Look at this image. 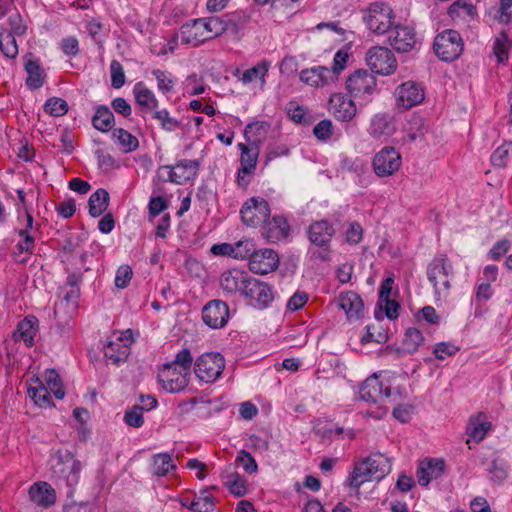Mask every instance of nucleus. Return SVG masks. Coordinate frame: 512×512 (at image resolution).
I'll return each instance as SVG.
<instances>
[{
    "mask_svg": "<svg viewBox=\"0 0 512 512\" xmlns=\"http://www.w3.org/2000/svg\"><path fill=\"white\" fill-rule=\"evenodd\" d=\"M391 471V463L388 457L381 453H375L364 461L357 463L349 477V485L359 488L363 483L379 481Z\"/></svg>",
    "mask_w": 512,
    "mask_h": 512,
    "instance_id": "1",
    "label": "nucleus"
},
{
    "mask_svg": "<svg viewBox=\"0 0 512 512\" xmlns=\"http://www.w3.org/2000/svg\"><path fill=\"white\" fill-rule=\"evenodd\" d=\"M453 276V265L446 254L437 255L428 264L427 278L438 296L446 297L449 294Z\"/></svg>",
    "mask_w": 512,
    "mask_h": 512,
    "instance_id": "2",
    "label": "nucleus"
},
{
    "mask_svg": "<svg viewBox=\"0 0 512 512\" xmlns=\"http://www.w3.org/2000/svg\"><path fill=\"white\" fill-rule=\"evenodd\" d=\"M225 368V359L218 352L204 353L194 364V372L198 379L205 383L215 382Z\"/></svg>",
    "mask_w": 512,
    "mask_h": 512,
    "instance_id": "3",
    "label": "nucleus"
},
{
    "mask_svg": "<svg viewBox=\"0 0 512 512\" xmlns=\"http://www.w3.org/2000/svg\"><path fill=\"white\" fill-rule=\"evenodd\" d=\"M464 43L461 35L455 30H445L434 40L433 48L436 55L443 61L457 59L463 51Z\"/></svg>",
    "mask_w": 512,
    "mask_h": 512,
    "instance_id": "4",
    "label": "nucleus"
},
{
    "mask_svg": "<svg viewBox=\"0 0 512 512\" xmlns=\"http://www.w3.org/2000/svg\"><path fill=\"white\" fill-rule=\"evenodd\" d=\"M394 14L392 9L384 3H373L367 9L364 22L374 34L383 35L389 32L393 25Z\"/></svg>",
    "mask_w": 512,
    "mask_h": 512,
    "instance_id": "5",
    "label": "nucleus"
},
{
    "mask_svg": "<svg viewBox=\"0 0 512 512\" xmlns=\"http://www.w3.org/2000/svg\"><path fill=\"white\" fill-rule=\"evenodd\" d=\"M366 63L373 72L380 75H391L397 69L394 53L382 46H374L367 51Z\"/></svg>",
    "mask_w": 512,
    "mask_h": 512,
    "instance_id": "6",
    "label": "nucleus"
},
{
    "mask_svg": "<svg viewBox=\"0 0 512 512\" xmlns=\"http://www.w3.org/2000/svg\"><path fill=\"white\" fill-rule=\"evenodd\" d=\"M199 170V163L196 160H180L175 165H165L160 167V177L165 181L175 184H185L193 179Z\"/></svg>",
    "mask_w": 512,
    "mask_h": 512,
    "instance_id": "7",
    "label": "nucleus"
},
{
    "mask_svg": "<svg viewBox=\"0 0 512 512\" xmlns=\"http://www.w3.org/2000/svg\"><path fill=\"white\" fill-rule=\"evenodd\" d=\"M402 165L401 154L392 146H386L374 155L372 167L378 177L394 175Z\"/></svg>",
    "mask_w": 512,
    "mask_h": 512,
    "instance_id": "8",
    "label": "nucleus"
},
{
    "mask_svg": "<svg viewBox=\"0 0 512 512\" xmlns=\"http://www.w3.org/2000/svg\"><path fill=\"white\" fill-rule=\"evenodd\" d=\"M376 87V78L365 69L354 71L346 80V89L354 98L366 99L375 92Z\"/></svg>",
    "mask_w": 512,
    "mask_h": 512,
    "instance_id": "9",
    "label": "nucleus"
},
{
    "mask_svg": "<svg viewBox=\"0 0 512 512\" xmlns=\"http://www.w3.org/2000/svg\"><path fill=\"white\" fill-rule=\"evenodd\" d=\"M240 214L246 226L256 227L270 216V206L265 199L252 197L243 204Z\"/></svg>",
    "mask_w": 512,
    "mask_h": 512,
    "instance_id": "10",
    "label": "nucleus"
},
{
    "mask_svg": "<svg viewBox=\"0 0 512 512\" xmlns=\"http://www.w3.org/2000/svg\"><path fill=\"white\" fill-rule=\"evenodd\" d=\"M189 373L181 371L168 363L163 364L158 371V381L161 387L169 393H177L184 390L190 379Z\"/></svg>",
    "mask_w": 512,
    "mask_h": 512,
    "instance_id": "11",
    "label": "nucleus"
},
{
    "mask_svg": "<svg viewBox=\"0 0 512 512\" xmlns=\"http://www.w3.org/2000/svg\"><path fill=\"white\" fill-rule=\"evenodd\" d=\"M243 296L249 300L250 305L259 309L268 307L274 298L271 287L253 277H250L244 286Z\"/></svg>",
    "mask_w": 512,
    "mask_h": 512,
    "instance_id": "12",
    "label": "nucleus"
},
{
    "mask_svg": "<svg viewBox=\"0 0 512 512\" xmlns=\"http://www.w3.org/2000/svg\"><path fill=\"white\" fill-rule=\"evenodd\" d=\"M396 104L405 110L419 105L425 98L423 88L414 81H407L395 90Z\"/></svg>",
    "mask_w": 512,
    "mask_h": 512,
    "instance_id": "13",
    "label": "nucleus"
},
{
    "mask_svg": "<svg viewBox=\"0 0 512 512\" xmlns=\"http://www.w3.org/2000/svg\"><path fill=\"white\" fill-rule=\"evenodd\" d=\"M390 385L380 380L378 374L367 378L360 386V398L366 402L377 403L390 396Z\"/></svg>",
    "mask_w": 512,
    "mask_h": 512,
    "instance_id": "14",
    "label": "nucleus"
},
{
    "mask_svg": "<svg viewBox=\"0 0 512 512\" xmlns=\"http://www.w3.org/2000/svg\"><path fill=\"white\" fill-rule=\"evenodd\" d=\"M204 323L213 329L224 327L229 319V307L222 300L209 301L202 310Z\"/></svg>",
    "mask_w": 512,
    "mask_h": 512,
    "instance_id": "15",
    "label": "nucleus"
},
{
    "mask_svg": "<svg viewBox=\"0 0 512 512\" xmlns=\"http://www.w3.org/2000/svg\"><path fill=\"white\" fill-rule=\"evenodd\" d=\"M278 265V254L269 248L253 252L249 259V269L256 274H268L276 270Z\"/></svg>",
    "mask_w": 512,
    "mask_h": 512,
    "instance_id": "16",
    "label": "nucleus"
},
{
    "mask_svg": "<svg viewBox=\"0 0 512 512\" xmlns=\"http://www.w3.org/2000/svg\"><path fill=\"white\" fill-rule=\"evenodd\" d=\"M390 45L398 52H409L416 45V34L412 27L396 25L389 31Z\"/></svg>",
    "mask_w": 512,
    "mask_h": 512,
    "instance_id": "17",
    "label": "nucleus"
},
{
    "mask_svg": "<svg viewBox=\"0 0 512 512\" xmlns=\"http://www.w3.org/2000/svg\"><path fill=\"white\" fill-rule=\"evenodd\" d=\"M329 111L337 120L349 122L355 118L357 107L352 99L337 93L329 99Z\"/></svg>",
    "mask_w": 512,
    "mask_h": 512,
    "instance_id": "18",
    "label": "nucleus"
},
{
    "mask_svg": "<svg viewBox=\"0 0 512 512\" xmlns=\"http://www.w3.org/2000/svg\"><path fill=\"white\" fill-rule=\"evenodd\" d=\"M135 103L139 107L142 117L152 114L159 107V101L154 92L150 90L143 82H138L133 88Z\"/></svg>",
    "mask_w": 512,
    "mask_h": 512,
    "instance_id": "19",
    "label": "nucleus"
},
{
    "mask_svg": "<svg viewBox=\"0 0 512 512\" xmlns=\"http://www.w3.org/2000/svg\"><path fill=\"white\" fill-rule=\"evenodd\" d=\"M332 75L333 73L329 72L328 67L314 66L303 69L300 72V80L311 87L322 88L335 83Z\"/></svg>",
    "mask_w": 512,
    "mask_h": 512,
    "instance_id": "20",
    "label": "nucleus"
},
{
    "mask_svg": "<svg viewBox=\"0 0 512 512\" xmlns=\"http://www.w3.org/2000/svg\"><path fill=\"white\" fill-rule=\"evenodd\" d=\"M290 226L286 218L282 216L269 217L263 223L262 236L270 242H278L289 235Z\"/></svg>",
    "mask_w": 512,
    "mask_h": 512,
    "instance_id": "21",
    "label": "nucleus"
},
{
    "mask_svg": "<svg viewBox=\"0 0 512 512\" xmlns=\"http://www.w3.org/2000/svg\"><path fill=\"white\" fill-rule=\"evenodd\" d=\"M180 37L182 43L192 45L194 47L209 40L201 18L194 19L193 21L184 24L180 29Z\"/></svg>",
    "mask_w": 512,
    "mask_h": 512,
    "instance_id": "22",
    "label": "nucleus"
},
{
    "mask_svg": "<svg viewBox=\"0 0 512 512\" xmlns=\"http://www.w3.org/2000/svg\"><path fill=\"white\" fill-rule=\"evenodd\" d=\"M338 306L345 312L349 321L360 319L364 314L361 297L352 291L341 293L337 299Z\"/></svg>",
    "mask_w": 512,
    "mask_h": 512,
    "instance_id": "23",
    "label": "nucleus"
},
{
    "mask_svg": "<svg viewBox=\"0 0 512 512\" xmlns=\"http://www.w3.org/2000/svg\"><path fill=\"white\" fill-rule=\"evenodd\" d=\"M81 468V463L78 460H59L53 466V474L55 477L64 480L68 486L72 487L79 481Z\"/></svg>",
    "mask_w": 512,
    "mask_h": 512,
    "instance_id": "24",
    "label": "nucleus"
},
{
    "mask_svg": "<svg viewBox=\"0 0 512 512\" xmlns=\"http://www.w3.org/2000/svg\"><path fill=\"white\" fill-rule=\"evenodd\" d=\"M249 278L250 276L246 272L233 269L222 274L220 284L222 289L229 294L239 292L243 295L244 286L247 285Z\"/></svg>",
    "mask_w": 512,
    "mask_h": 512,
    "instance_id": "25",
    "label": "nucleus"
},
{
    "mask_svg": "<svg viewBox=\"0 0 512 512\" xmlns=\"http://www.w3.org/2000/svg\"><path fill=\"white\" fill-rule=\"evenodd\" d=\"M395 132L393 117L387 113L375 114L368 128V133L375 139L391 136Z\"/></svg>",
    "mask_w": 512,
    "mask_h": 512,
    "instance_id": "26",
    "label": "nucleus"
},
{
    "mask_svg": "<svg viewBox=\"0 0 512 512\" xmlns=\"http://www.w3.org/2000/svg\"><path fill=\"white\" fill-rule=\"evenodd\" d=\"M445 468L441 459H429L422 461L417 469L418 482L421 486H427L431 480L439 478Z\"/></svg>",
    "mask_w": 512,
    "mask_h": 512,
    "instance_id": "27",
    "label": "nucleus"
},
{
    "mask_svg": "<svg viewBox=\"0 0 512 512\" xmlns=\"http://www.w3.org/2000/svg\"><path fill=\"white\" fill-rule=\"evenodd\" d=\"M29 497L32 502L41 507H49L56 501L55 490L46 482L34 483L29 488Z\"/></svg>",
    "mask_w": 512,
    "mask_h": 512,
    "instance_id": "28",
    "label": "nucleus"
},
{
    "mask_svg": "<svg viewBox=\"0 0 512 512\" xmlns=\"http://www.w3.org/2000/svg\"><path fill=\"white\" fill-rule=\"evenodd\" d=\"M492 423L486 420L483 412L471 416L466 427L467 435L475 442H481L488 431L491 429Z\"/></svg>",
    "mask_w": 512,
    "mask_h": 512,
    "instance_id": "29",
    "label": "nucleus"
},
{
    "mask_svg": "<svg viewBox=\"0 0 512 512\" xmlns=\"http://www.w3.org/2000/svg\"><path fill=\"white\" fill-rule=\"evenodd\" d=\"M334 233L333 226L327 220L314 222L308 231L310 241L317 246L329 243Z\"/></svg>",
    "mask_w": 512,
    "mask_h": 512,
    "instance_id": "30",
    "label": "nucleus"
},
{
    "mask_svg": "<svg viewBox=\"0 0 512 512\" xmlns=\"http://www.w3.org/2000/svg\"><path fill=\"white\" fill-rule=\"evenodd\" d=\"M38 320L35 317H26L21 320L14 332L15 341H23L27 347L34 344V337L37 333Z\"/></svg>",
    "mask_w": 512,
    "mask_h": 512,
    "instance_id": "31",
    "label": "nucleus"
},
{
    "mask_svg": "<svg viewBox=\"0 0 512 512\" xmlns=\"http://www.w3.org/2000/svg\"><path fill=\"white\" fill-rule=\"evenodd\" d=\"M221 477L225 486L233 495L241 497L247 493L246 480L238 472L231 471L230 467L222 473Z\"/></svg>",
    "mask_w": 512,
    "mask_h": 512,
    "instance_id": "32",
    "label": "nucleus"
},
{
    "mask_svg": "<svg viewBox=\"0 0 512 512\" xmlns=\"http://www.w3.org/2000/svg\"><path fill=\"white\" fill-rule=\"evenodd\" d=\"M269 124L265 121L249 123L244 130V137L248 144L258 147L266 138L269 131Z\"/></svg>",
    "mask_w": 512,
    "mask_h": 512,
    "instance_id": "33",
    "label": "nucleus"
},
{
    "mask_svg": "<svg viewBox=\"0 0 512 512\" xmlns=\"http://www.w3.org/2000/svg\"><path fill=\"white\" fill-rule=\"evenodd\" d=\"M175 469L176 465L172 460V455L168 453H159L152 457L151 473L153 475L163 477Z\"/></svg>",
    "mask_w": 512,
    "mask_h": 512,
    "instance_id": "34",
    "label": "nucleus"
},
{
    "mask_svg": "<svg viewBox=\"0 0 512 512\" xmlns=\"http://www.w3.org/2000/svg\"><path fill=\"white\" fill-rule=\"evenodd\" d=\"M238 148L241 150L240 167L243 168V172H254L259 155L258 147L239 143Z\"/></svg>",
    "mask_w": 512,
    "mask_h": 512,
    "instance_id": "35",
    "label": "nucleus"
},
{
    "mask_svg": "<svg viewBox=\"0 0 512 512\" xmlns=\"http://www.w3.org/2000/svg\"><path fill=\"white\" fill-rule=\"evenodd\" d=\"M114 122V115L107 106H99L92 118L93 127L101 132L110 131Z\"/></svg>",
    "mask_w": 512,
    "mask_h": 512,
    "instance_id": "36",
    "label": "nucleus"
},
{
    "mask_svg": "<svg viewBox=\"0 0 512 512\" xmlns=\"http://www.w3.org/2000/svg\"><path fill=\"white\" fill-rule=\"evenodd\" d=\"M109 193L105 189H98L91 194L88 206L92 217H99L108 207Z\"/></svg>",
    "mask_w": 512,
    "mask_h": 512,
    "instance_id": "37",
    "label": "nucleus"
},
{
    "mask_svg": "<svg viewBox=\"0 0 512 512\" xmlns=\"http://www.w3.org/2000/svg\"><path fill=\"white\" fill-rule=\"evenodd\" d=\"M104 355L113 363L125 361L129 355V347L124 344L120 339L116 341H109L104 348Z\"/></svg>",
    "mask_w": 512,
    "mask_h": 512,
    "instance_id": "38",
    "label": "nucleus"
},
{
    "mask_svg": "<svg viewBox=\"0 0 512 512\" xmlns=\"http://www.w3.org/2000/svg\"><path fill=\"white\" fill-rule=\"evenodd\" d=\"M112 138L124 153L133 152L139 147L138 139L123 128L114 129L112 131Z\"/></svg>",
    "mask_w": 512,
    "mask_h": 512,
    "instance_id": "39",
    "label": "nucleus"
},
{
    "mask_svg": "<svg viewBox=\"0 0 512 512\" xmlns=\"http://www.w3.org/2000/svg\"><path fill=\"white\" fill-rule=\"evenodd\" d=\"M189 509L193 512H214V498L207 490H201L190 502Z\"/></svg>",
    "mask_w": 512,
    "mask_h": 512,
    "instance_id": "40",
    "label": "nucleus"
},
{
    "mask_svg": "<svg viewBox=\"0 0 512 512\" xmlns=\"http://www.w3.org/2000/svg\"><path fill=\"white\" fill-rule=\"evenodd\" d=\"M423 341L424 337L420 330L408 328L402 341L401 350L404 353L412 354L418 350Z\"/></svg>",
    "mask_w": 512,
    "mask_h": 512,
    "instance_id": "41",
    "label": "nucleus"
},
{
    "mask_svg": "<svg viewBox=\"0 0 512 512\" xmlns=\"http://www.w3.org/2000/svg\"><path fill=\"white\" fill-rule=\"evenodd\" d=\"M28 74L26 85L30 89H38L44 84L43 70L37 61L29 60L25 65Z\"/></svg>",
    "mask_w": 512,
    "mask_h": 512,
    "instance_id": "42",
    "label": "nucleus"
},
{
    "mask_svg": "<svg viewBox=\"0 0 512 512\" xmlns=\"http://www.w3.org/2000/svg\"><path fill=\"white\" fill-rule=\"evenodd\" d=\"M205 27L206 34L208 35L209 40L221 36L223 33L227 32V26L225 22V18L218 16H211L206 18H201Z\"/></svg>",
    "mask_w": 512,
    "mask_h": 512,
    "instance_id": "43",
    "label": "nucleus"
},
{
    "mask_svg": "<svg viewBox=\"0 0 512 512\" xmlns=\"http://www.w3.org/2000/svg\"><path fill=\"white\" fill-rule=\"evenodd\" d=\"M43 378H44V385L47 387V389L53 393V395L57 398V399H63L64 396H65V391L63 389V385H62V382H61V379L58 375V373L51 369V370H46L44 375H43Z\"/></svg>",
    "mask_w": 512,
    "mask_h": 512,
    "instance_id": "44",
    "label": "nucleus"
},
{
    "mask_svg": "<svg viewBox=\"0 0 512 512\" xmlns=\"http://www.w3.org/2000/svg\"><path fill=\"white\" fill-rule=\"evenodd\" d=\"M17 233L20 237L15 246L17 253L32 255L36 246V234L30 233L27 230H18Z\"/></svg>",
    "mask_w": 512,
    "mask_h": 512,
    "instance_id": "45",
    "label": "nucleus"
},
{
    "mask_svg": "<svg viewBox=\"0 0 512 512\" xmlns=\"http://www.w3.org/2000/svg\"><path fill=\"white\" fill-rule=\"evenodd\" d=\"M270 68L268 61H261L257 65L243 72L241 81L244 84L251 83L256 79H260L262 83H265V76Z\"/></svg>",
    "mask_w": 512,
    "mask_h": 512,
    "instance_id": "46",
    "label": "nucleus"
},
{
    "mask_svg": "<svg viewBox=\"0 0 512 512\" xmlns=\"http://www.w3.org/2000/svg\"><path fill=\"white\" fill-rule=\"evenodd\" d=\"M30 397L34 400L35 404L40 407H51L53 405L50 391L44 385L43 382L38 381V385L30 387L28 390Z\"/></svg>",
    "mask_w": 512,
    "mask_h": 512,
    "instance_id": "47",
    "label": "nucleus"
},
{
    "mask_svg": "<svg viewBox=\"0 0 512 512\" xmlns=\"http://www.w3.org/2000/svg\"><path fill=\"white\" fill-rule=\"evenodd\" d=\"M511 47V41L506 33H501L494 41L493 52L498 62L503 63L508 59V50Z\"/></svg>",
    "mask_w": 512,
    "mask_h": 512,
    "instance_id": "48",
    "label": "nucleus"
},
{
    "mask_svg": "<svg viewBox=\"0 0 512 512\" xmlns=\"http://www.w3.org/2000/svg\"><path fill=\"white\" fill-rule=\"evenodd\" d=\"M68 110V103L59 97L48 99L44 105V111L54 117H61L65 115Z\"/></svg>",
    "mask_w": 512,
    "mask_h": 512,
    "instance_id": "49",
    "label": "nucleus"
},
{
    "mask_svg": "<svg viewBox=\"0 0 512 512\" xmlns=\"http://www.w3.org/2000/svg\"><path fill=\"white\" fill-rule=\"evenodd\" d=\"M16 35L0 32V50L7 58H15L18 54Z\"/></svg>",
    "mask_w": 512,
    "mask_h": 512,
    "instance_id": "50",
    "label": "nucleus"
},
{
    "mask_svg": "<svg viewBox=\"0 0 512 512\" xmlns=\"http://www.w3.org/2000/svg\"><path fill=\"white\" fill-rule=\"evenodd\" d=\"M168 364L181 369V371H185L191 374L193 357L190 350L187 348H183L176 354L175 359L171 362H168Z\"/></svg>",
    "mask_w": 512,
    "mask_h": 512,
    "instance_id": "51",
    "label": "nucleus"
},
{
    "mask_svg": "<svg viewBox=\"0 0 512 512\" xmlns=\"http://www.w3.org/2000/svg\"><path fill=\"white\" fill-rule=\"evenodd\" d=\"M512 149L511 143H503L491 155V163L494 167L504 168L509 160V154Z\"/></svg>",
    "mask_w": 512,
    "mask_h": 512,
    "instance_id": "52",
    "label": "nucleus"
},
{
    "mask_svg": "<svg viewBox=\"0 0 512 512\" xmlns=\"http://www.w3.org/2000/svg\"><path fill=\"white\" fill-rule=\"evenodd\" d=\"M250 21V16L246 14L237 15L234 17H225L227 32H231L236 37H241V30Z\"/></svg>",
    "mask_w": 512,
    "mask_h": 512,
    "instance_id": "53",
    "label": "nucleus"
},
{
    "mask_svg": "<svg viewBox=\"0 0 512 512\" xmlns=\"http://www.w3.org/2000/svg\"><path fill=\"white\" fill-rule=\"evenodd\" d=\"M488 475L490 481L494 484L500 485L508 477V468L502 462L493 461L488 469Z\"/></svg>",
    "mask_w": 512,
    "mask_h": 512,
    "instance_id": "54",
    "label": "nucleus"
},
{
    "mask_svg": "<svg viewBox=\"0 0 512 512\" xmlns=\"http://www.w3.org/2000/svg\"><path fill=\"white\" fill-rule=\"evenodd\" d=\"M151 115L153 119H156L160 122L162 129L168 132L176 130V128L179 126V121L175 118H172L166 109H156Z\"/></svg>",
    "mask_w": 512,
    "mask_h": 512,
    "instance_id": "55",
    "label": "nucleus"
},
{
    "mask_svg": "<svg viewBox=\"0 0 512 512\" xmlns=\"http://www.w3.org/2000/svg\"><path fill=\"white\" fill-rule=\"evenodd\" d=\"M349 54L346 50H338L333 58L332 67L329 68V72L333 73L332 77L335 82L338 80L340 73L346 68Z\"/></svg>",
    "mask_w": 512,
    "mask_h": 512,
    "instance_id": "56",
    "label": "nucleus"
},
{
    "mask_svg": "<svg viewBox=\"0 0 512 512\" xmlns=\"http://www.w3.org/2000/svg\"><path fill=\"white\" fill-rule=\"evenodd\" d=\"M253 252L256 251L254 242L252 240H240L233 244V258L235 259H245L247 257L250 259Z\"/></svg>",
    "mask_w": 512,
    "mask_h": 512,
    "instance_id": "57",
    "label": "nucleus"
},
{
    "mask_svg": "<svg viewBox=\"0 0 512 512\" xmlns=\"http://www.w3.org/2000/svg\"><path fill=\"white\" fill-rule=\"evenodd\" d=\"M152 74L156 78L157 87L162 93L166 94L173 90L174 80L170 73L160 69H155L152 71Z\"/></svg>",
    "mask_w": 512,
    "mask_h": 512,
    "instance_id": "58",
    "label": "nucleus"
},
{
    "mask_svg": "<svg viewBox=\"0 0 512 512\" xmlns=\"http://www.w3.org/2000/svg\"><path fill=\"white\" fill-rule=\"evenodd\" d=\"M236 463L240 465L243 470L249 474L256 473L258 470V465L254 459V457L247 452L246 450H240L236 457Z\"/></svg>",
    "mask_w": 512,
    "mask_h": 512,
    "instance_id": "59",
    "label": "nucleus"
},
{
    "mask_svg": "<svg viewBox=\"0 0 512 512\" xmlns=\"http://www.w3.org/2000/svg\"><path fill=\"white\" fill-rule=\"evenodd\" d=\"M288 113L290 118L298 124L309 125L311 117L307 111L300 105L293 102L289 103Z\"/></svg>",
    "mask_w": 512,
    "mask_h": 512,
    "instance_id": "60",
    "label": "nucleus"
},
{
    "mask_svg": "<svg viewBox=\"0 0 512 512\" xmlns=\"http://www.w3.org/2000/svg\"><path fill=\"white\" fill-rule=\"evenodd\" d=\"M124 421L131 427H141L144 423L143 407H140V405H135L131 409L127 410L124 415Z\"/></svg>",
    "mask_w": 512,
    "mask_h": 512,
    "instance_id": "61",
    "label": "nucleus"
},
{
    "mask_svg": "<svg viewBox=\"0 0 512 512\" xmlns=\"http://www.w3.org/2000/svg\"><path fill=\"white\" fill-rule=\"evenodd\" d=\"M111 85L119 89L125 83V73L121 63L117 60H112L110 63Z\"/></svg>",
    "mask_w": 512,
    "mask_h": 512,
    "instance_id": "62",
    "label": "nucleus"
},
{
    "mask_svg": "<svg viewBox=\"0 0 512 512\" xmlns=\"http://www.w3.org/2000/svg\"><path fill=\"white\" fill-rule=\"evenodd\" d=\"M133 272L129 265H122L118 268L115 276V286L124 289L131 281Z\"/></svg>",
    "mask_w": 512,
    "mask_h": 512,
    "instance_id": "63",
    "label": "nucleus"
},
{
    "mask_svg": "<svg viewBox=\"0 0 512 512\" xmlns=\"http://www.w3.org/2000/svg\"><path fill=\"white\" fill-rule=\"evenodd\" d=\"M313 134L319 140H327L332 134V122L330 120H322L315 125Z\"/></svg>",
    "mask_w": 512,
    "mask_h": 512,
    "instance_id": "64",
    "label": "nucleus"
}]
</instances>
